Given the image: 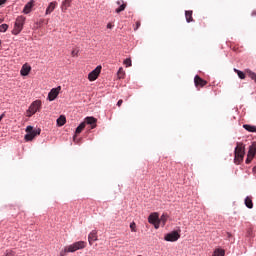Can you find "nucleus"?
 I'll use <instances>...</instances> for the list:
<instances>
[{"instance_id":"nucleus-5","label":"nucleus","mask_w":256,"mask_h":256,"mask_svg":"<svg viewBox=\"0 0 256 256\" xmlns=\"http://www.w3.org/2000/svg\"><path fill=\"white\" fill-rule=\"evenodd\" d=\"M179 239H181V234H179L177 231H172L164 236V241L171 243H175V241H179Z\"/></svg>"},{"instance_id":"nucleus-29","label":"nucleus","mask_w":256,"mask_h":256,"mask_svg":"<svg viewBox=\"0 0 256 256\" xmlns=\"http://www.w3.org/2000/svg\"><path fill=\"white\" fill-rule=\"evenodd\" d=\"M137 225L135 224V222H132L131 224H130V229H131V231H132V233H137Z\"/></svg>"},{"instance_id":"nucleus-26","label":"nucleus","mask_w":256,"mask_h":256,"mask_svg":"<svg viewBox=\"0 0 256 256\" xmlns=\"http://www.w3.org/2000/svg\"><path fill=\"white\" fill-rule=\"evenodd\" d=\"M117 75H118V79H124L125 78V70H123V68H119Z\"/></svg>"},{"instance_id":"nucleus-20","label":"nucleus","mask_w":256,"mask_h":256,"mask_svg":"<svg viewBox=\"0 0 256 256\" xmlns=\"http://www.w3.org/2000/svg\"><path fill=\"white\" fill-rule=\"evenodd\" d=\"M185 17H186L187 23H192V21H194V20H193V11L187 10V11L185 12Z\"/></svg>"},{"instance_id":"nucleus-35","label":"nucleus","mask_w":256,"mask_h":256,"mask_svg":"<svg viewBox=\"0 0 256 256\" xmlns=\"http://www.w3.org/2000/svg\"><path fill=\"white\" fill-rule=\"evenodd\" d=\"M121 105H123V100L120 99V100L117 102V106H118V107H121Z\"/></svg>"},{"instance_id":"nucleus-2","label":"nucleus","mask_w":256,"mask_h":256,"mask_svg":"<svg viewBox=\"0 0 256 256\" xmlns=\"http://www.w3.org/2000/svg\"><path fill=\"white\" fill-rule=\"evenodd\" d=\"M243 157H245V146L243 143H237L234 151V163L241 165V163H243Z\"/></svg>"},{"instance_id":"nucleus-41","label":"nucleus","mask_w":256,"mask_h":256,"mask_svg":"<svg viewBox=\"0 0 256 256\" xmlns=\"http://www.w3.org/2000/svg\"><path fill=\"white\" fill-rule=\"evenodd\" d=\"M253 15H256V12H254Z\"/></svg>"},{"instance_id":"nucleus-27","label":"nucleus","mask_w":256,"mask_h":256,"mask_svg":"<svg viewBox=\"0 0 256 256\" xmlns=\"http://www.w3.org/2000/svg\"><path fill=\"white\" fill-rule=\"evenodd\" d=\"M234 72L237 73L239 79H245V73L243 71H240L237 68H234Z\"/></svg>"},{"instance_id":"nucleus-4","label":"nucleus","mask_w":256,"mask_h":256,"mask_svg":"<svg viewBox=\"0 0 256 256\" xmlns=\"http://www.w3.org/2000/svg\"><path fill=\"white\" fill-rule=\"evenodd\" d=\"M26 133L27 134L25 135L24 139L26 141H33L35 139V137H37V135H41V130H40V128L33 129V126H27Z\"/></svg>"},{"instance_id":"nucleus-14","label":"nucleus","mask_w":256,"mask_h":256,"mask_svg":"<svg viewBox=\"0 0 256 256\" xmlns=\"http://www.w3.org/2000/svg\"><path fill=\"white\" fill-rule=\"evenodd\" d=\"M89 245H93L94 241H97V230H92L88 235Z\"/></svg>"},{"instance_id":"nucleus-31","label":"nucleus","mask_w":256,"mask_h":256,"mask_svg":"<svg viewBox=\"0 0 256 256\" xmlns=\"http://www.w3.org/2000/svg\"><path fill=\"white\" fill-rule=\"evenodd\" d=\"M124 65H126V67H131L132 62H131V58H127L124 60Z\"/></svg>"},{"instance_id":"nucleus-16","label":"nucleus","mask_w":256,"mask_h":256,"mask_svg":"<svg viewBox=\"0 0 256 256\" xmlns=\"http://www.w3.org/2000/svg\"><path fill=\"white\" fill-rule=\"evenodd\" d=\"M248 155L250 157H255V155H256V142H253L252 145H250Z\"/></svg>"},{"instance_id":"nucleus-24","label":"nucleus","mask_w":256,"mask_h":256,"mask_svg":"<svg viewBox=\"0 0 256 256\" xmlns=\"http://www.w3.org/2000/svg\"><path fill=\"white\" fill-rule=\"evenodd\" d=\"M85 122H82L77 128H76V135H79V133H81L83 131V129H85Z\"/></svg>"},{"instance_id":"nucleus-11","label":"nucleus","mask_w":256,"mask_h":256,"mask_svg":"<svg viewBox=\"0 0 256 256\" xmlns=\"http://www.w3.org/2000/svg\"><path fill=\"white\" fill-rule=\"evenodd\" d=\"M35 6V0H30L23 9V13L25 15H29V13H31V10L33 9V7Z\"/></svg>"},{"instance_id":"nucleus-28","label":"nucleus","mask_w":256,"mask_h":256,"mask_svg":"<svg viewBox=\"0 0 256 256\" xmlns=\"http://www.w3.org/2000/svg\"><path fill=\"white\" fill-rule=\"evenodd\" d=\"M9 29V25L7 24H2L0 25V33H5Z\"/></svg>"},{"instance_id":"nucleus-18","label":"nucleus","mask_w":256,"mask_h":256,"mask_svg":"<svg viewBox=\"0 0 256 256\" xmlns=\"http://www.w3.org/2000/svg\"><path fill=\"white\" fill-rule=\"evenodd\" d=\"M167 219H169V216L167 214H163L160 219L158 218V225H162V227H165V223H167Z\"/></svg>"},{"instance_id":"nucleus-7","label":"nucleus","mask_w":256,"mask_h":256,"mask_svg":"<svg viewBox=\"0 0 256 256\" xmlns=\"http://www.w3.org/2000/svg\"><path fill=\"white\" fill-rule=\"evenodd\" d=\"M148 223L154 225L155 229H159V213H151L148 217Z\"/></svg>"},{"instance_id":"nucleus-3","label":"nucleus","mask_w":256,"mask_h":256,"mask_svg":"<svg viewBox=\"0 0 256 256\" xmlns=\"http://www.w3.org/2000/svg\"><path fill=\"white\" fill-rule=\"evenodd\" d=\"M27 18L25 16H18L14 23V28L12 30V35H19L21 31H23V27L25 25V21Z\"/></svg>"},{"instance_id":"nucleus-17","label":"nucleus","mask_w":256,"mask_h":256,"mask_svg":"<svg viewBox=\"0 0 256 256\" xmlns=\"http://www.w3.org/2000/svg\"><path fill=\"white\" fill-rule=\"evenodd\" d=\"M244 203L248 209H253V198L251 196L246 197Z\"/></svg>"},{"instance_id":"nucleus-13","label":"nucleus","mask_w":256,"mask_h":256,"mask_svg":"<svg viewBox=\"0 0 256 256\" xmlns=\"http://www.w3.org/2000/svg\"><path fill=\"white\" fill-rule=\"evenodd\" d=\"M29 73H31V66L24 64L20 70V75H22V77H27Z\"/></svg>"},{"instance_id":"nucleus-33","label":"nucleus","mask_w":256,"mask_h":256,"mask_svg":"<svg viewBox=\"0 0 256 256\" xmlns=\"http://www.w3.org/2000/svg\"><path fill=\"white\" fill-rule=\"evenodd\" d=\"M71 55H72V57H77V55H79V51L78 50H73L71 52Z\"/></svg>"},{"instance_id":"nucleus-34","label":"nucleus","mask_w":256,"mask_h":256,"mask_svg":"<svg viewBox=\"0 0 256 256\" xmlns=\"http://www.w3.org/2000/svg\"><path fill=\"white\" fill-rule=\"evenodd\" d=\"M139 27H141V21L136 22V27L134 28V31H137V29H139Z\"/></svg>"},{"instance_id":"nucleus-15","label":"nucleus","mask_w":256,"mask_h":256,"mask_svg":"<svg viewBox=\"0 0 256 256\" xmlns=\"http://www.w3.org/2000/svg\"><path fill=\"white\" fill-rule=\"evenodd\" d=\"M55 7H57V2H55V1H54V2H51V3L48 5L45 14H46V15H51V14L53 13V11H55Z\"/></svg>"},{"instance_id":"nucleus-1","label":"nucleus","mask_w":256,"mask_h":256,"mask_svg":"<svg viewBox=\"0 0 256 256\" xmlns=\"http://www.w3.org/2000/svg\"><path fill=\"white\" fill-rule=\"evenodd\" d=\"M87 247V242L78 241L69 246H65L63 250L60 251L59 256H66L67 253H75V251H79L81 249H85Z\"/></svg>"},{"instance_id":"nucleus-38","label":"nucleus","mask_w":256,"mask_h":256,"mask_svg":"<svg viewBox=\"0 0 256 256\" xmlns=\"http://www.w3.org/2000/svg\"><path fill=\"white\" fill-rule=\"evenodd\" d=\"M3 117H5V114H2V115L0 116V121L3 119Z\"/></svg>"},{"instance_id":"nucleus-25","label":"nucleus","mask_w":256,"mask_h":256,"mask_svg":"<svg viewBox=\"0 0 256 256\" xmlns=\"http://www.w3.org/2000/svg\"><path fill=\"white\" fill-rule=\"evenodd\" d=\"M127 7V3H122L119 8L115 10V13H121L122 11H125Z\"/></svg>"},{"instance_id":"nucleus-22","label":"nucleus","mask_w":256,"mask_h":256,"mask_svg":"<svg viewBox=\"0 0 256 256\" xmlns=\"http://www.w3.org/2000/svg\"><path fill=\"white\" fill-rule=\"evenodd\" d=\"M243 127L246 131H249V133H256V126L244 124Z\"/></svg>"},{"instance_id":"nucleus-42","label":"nucleus","mask_w":256,"mask_h":256,"mask_svg":"<svg viewBox=\"0 0 256 256\" xmlns=\"http://www.w3.org/2000/svg\"><path fill=\"white\" fill-rule=\"evenodd\" d=\"M0 45H1V40H0Z\"/></svg>"},{"instance_id":"nucleus-23","label":"nucleus","mask_w":256,"mask_h":256,"mask_svg":"<svg viewBox=\"0 0 256 256\" xmlns=\"http://www.w3.org/2000/svg\"><path fill=\"white\" fill-rule=\"evenodd\" d=\"M212 256H225V250L217 248Z\"/></svg>"},{"instance_id":"nucleus-12","label":"nucleus","mask_w":256,"mask_h":256,"mask_svg":"<svg viewBox=\"0 0 256 256\" xmlns=\"http://www.w3.org/2000/svg\"><path fill=\"white\" fill-rule=\"evenodd\" d=\"M84 123H85V125H91V129H95V127H97V120L93 116L86 117Z\"/></svg>"},{"instance_id":"nucleus-30","label":"nucleus","mask_w":256,"mask_h":256,"mask_svg":"<svg viewBox=\"0 0 256 256\" xmlns=\"http://www.w3.org/2000/svg\"><path fill=\"white\" fill-rule=\"evenodd\" d=\"M4 256H17V254L13 250H6Z\"/></svg>"},{"instance_id":"nucleus-8","label":"nucleus","mask_w":256,"mask_h":256,"mask_svg":"<svg viewBox=\"0 0 256 256\" xmlns=\"http://www.w3.org/2000/svg\"><path fill=\"white\" fill-rule=\"evenodd\" d=\"M101 66H97L92 72L88 74L89 81H97L99 75H101Z\"/></svg>"},{"instance_id":"nucleus-9","label":"nucleus","mask_w":256,"mask_h":256,"mask_svg":"<svg viewBox=\"0 0 256 256\" xmlns=\"http://www.w3.org/2000/svg\"><path fill=\"white\" fill-rule=\"evenodd\" d=\"M60 91H61V86H58L57 88H53L48 94L49 101H55Z\"/></svg>"},{"instance_id":"nucleus-21","label":"nucleus","mask_w":256,"mask_h":256,"mask_svg":"<svg viewBox=\"0 0 256 256\" xmlns=\"http://www.w3.org/2000/svg\"><path fill=\"white\" fill-rule=\"evenodd\" d=\"M65 123H67V118H65V116L61 115V116L57 119V126H58V127H63V125H65Z\"/></svg>"},{"instance_id":"nucleus-32","label":"nucleus","mask_w":256,"mask_h":256,"mask_svg":"<svg viewBox=\"0 0 256 256\" xmlns=\"http://www.w3.org/2000/svg\"><path fill=\"white\" fill-rule=\"evenodd\" d=\"M253 156H249L248 154H247V158H246V163H247V165H249V163H251V161H253Z\"/></svg>"},{"instance_id":"nucleus-40","label":"nucleus","mask_w":256,"mask_h":256,"mask_svg":"<svg viewBox=\"0 0 256 256\" xmlns=\"http://www.w3.org/2000/svg\"><path fill=\"white\" fill-rule=\"evenodd\" d=\"M77 137V135L74 136V141H75V138Z\"/></svg>"},{"instance_id":"nucleus-10","label":"nucleus","mask_w":256,"mask_h":256,"mask_svg":"<svg viewBox=\"0 0 256 256\" xmlns=\"http://www.w3.org/2000/svg\"><path fill=\"white\" fill-rule=\"evenodd\" d=\"M194 84L195 87H205L207 85V80H203L199 75L194 77Z\"/></svg>"},{"instance_id":"nucleus-36","label":"nucleus","mask_w":256,"mask_h":256,"mask_svg":"<svg viewBox=\"0 0 256 256\" xmlns=\"http://www.w3.org/2000/svg\"><path fill=\"white\" fill-rule=\"evenodd\" d=\"M107 29H113V24L108 23V24H107Z\"/></svg>"},{"instance_id":"nucleus-37","label":"nucleus","mask_w":256,"mask_h":256,"mask_svg":"<svg viewBox=\"0 0 256 256\" xmlns=\"http://www.w3.org/2000/svg\"><path fill=\"white\" fill-rule=\"evenodd\" d=\"M5 3H7V0H0V6L5 5Z\"/></svg>"},{"instance_id":"nucleus-39","label":"nucleus","mask_w":256,"mask_h":256,"mask_svg":"<svg viewBox=\"0 0 256 256\" xmlns=\"http://www.w3.org/2000/svg\"><path fill=\"white\" fill-rule=\"evenodd\" d=\"M117 5H121V1H117Z\"/></svg>"},{"instance_id":"nucleus-19","label":"nucleus","mask_w":256,"mask_h":256,"mask_svg":"<svg viewBox=\"0 0 256 256\" xmlns=\"http://www.w3.org/2000/svg\"><path fill=\"white\" fill-rule=\"evenodd\" d=\"M72 2L73 0H64L61 6L62 11H66L67 9H69V7H71Z\"/></svg>"},{"instance_id":"nucleus-6","label":"nucleus","mask_w":256,"mask_h":256,"mask_svg":"<svg viewBox=\"0 0 256 256\" xmlns=\"http://www.w3.org/2000/svg\"><path fill=\"white\" fill-rule=\"evenodd\" d=\"M41 110V100H36L34 101L29 109H28V117H31V115H35L37 113V111H40Z\"/></svg>"}]
</instances>
